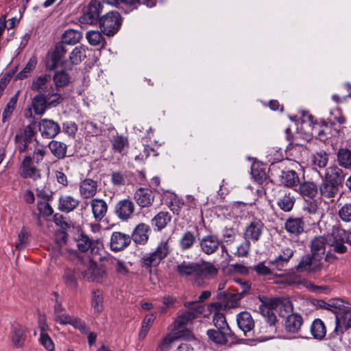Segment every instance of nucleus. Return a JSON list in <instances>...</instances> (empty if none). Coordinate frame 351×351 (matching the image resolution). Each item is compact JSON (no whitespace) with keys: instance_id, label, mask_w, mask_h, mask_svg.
Listing matches in <instances>:
<instances>
[{"instance_id":"33","label":"nucleus","mask_w":351,"mask_h":351,"mask_svg":"<svg viewBox=\"0 0 351 351\" xmlns=\"http://www.w3.org/2000/svg\"><path fill=\"white\" fill-rule=\"evenodd\" d=\"M285 228L290 234L298 236L304 232V223L300 218H289L285 223Z\"/></svg>"},{"instance_id":"15","label":"nucleus","mask_w":351,"mask_h":351,"mask_svg":"<svg viewBox=\"0 0 351 351\" xmlns=\"http://www.w3.org/2000/svg\"><path fill=\"white\" fill-rule=\"evenodd\" d=\"M209 309L211 312L214 313L213 322L215 327L219 330H223L232 332L225 317V315L220 313V310L222 308V304L220 302L210 303L208 306Z\"/></svg>"},{"instance_id":"60","label":"nucleus","mask_w":351,"mask_h":351,"mask_svg":"<svg viewBox=\"0 0 351 351\" xmlns=\"http://www.w3.org/2000/svg\"><path fill=\"white\" fill-rule=\"evenodd\" d=\"M39 341L47 351H54V343L47 333H40Z\"/></svg>"},{"instance_id":"6","label":"nucleus","mask_w":351,"mask_h":351,"mask_svg":"<svg viewBox=\"0 0 351 351\" xmlns=\"http://www.w3.org/2000/svg\"><path fill=\"white\" fill-rule=\"evenodd\" d=\"M102 4L99 1L91 0L81 16V21L88 24H95L100 19Z\"/></svg>"},{"instance_id":"47","label":"nucleus","mask_w":351,"mask_h":351,"mask_svg":"<svg viewBox=\"0 0 351 351\" xmlns=\"http://www.w3.org/2000/svg\"><path fill=\"white\" fill-rule=\"evenodd\" d=\"M86 37L90 45L93 46H104L105 44V38L102 34L96 30L88 31Z\"/></svg>"},{"instance_id":"16","label":"nucleus","mask_w":351,"mask_h":351,"mask_svg":"<svg viewBox=\"0 0 351 351\" xmlns=\"http://www.w3.org/2000/svg\"><path fill=\"white\" fill-rule=\"evenodd\" d=\"M264 228V223L260 219H253L245 228L244 232L245 239L252 241L253 242L258 241L263 234Z\"/></svg>"},{"instance_id":"25","label":"nucleus","mask_w":351,"mask_h":351,"mask_svg":"<svg viewBox=\"0 0 351 351\" xmlns=\"http://www.w3.org/2000/svg\"><path fill=\"white\" fill-rule=\"evenodd\" d=\"M48 97L44 93H38L32 101V106L35 114L42 116L49 108L47 101Z\"/></svg>"},{"instance_id":"14","label":"nucleus","mask_w":351,"mask_h":351,"mask_svg":"<svg viewBox=\"0 0 351 351\" xmlns=\"http://www.w3.org/2000/svg\"><path fill=\"white\" fill-rule=\"evenodd\" d=\"M30 88L38 93L46 94L53 89L51 77L49 74H44L35 77L32 82Z\"/></svg>"},{"instance_id":"10","label":"nucleus","mask_w":351,"mask_h":351,"mask_svg":"<svg viewBox=\"0 0 351 351\" xmlns=\"http://www.w3.org/2000/svg\"><path fill=\"white\" fill-rule=\"evenodd\" d=\"M332 241L331 246L334 252L339 254H344L347 252V247L345 243H348V231L343 229L337 228L332 233Z\"/></svg>"},{"instance_id":"51","label":"nucleus","mask_w":351,"mask_h":351,"mask_svg":"<svg viewBox=\"0 0 351 351\" xmlns=\"http://www.w3.org/2000/svg\"><path fill=\"white\" fill-rule=\"evenodd\" d=\"M312 162L319 168H324L328 162V155L324 151L316 152L313 156Z\"/></svg>"},{"instance_id":"63","label":"nucleus","mask_w":351,"mask_h":351,"mask_svg":"<svg viewBox=\"0 0 351 351\" xmlns=\"http://www.w3.org/2000/svg\"><path fill=\"white\" fill-rule=\"evenodd\" d=\"M252 269L259 276H269L272 274V270L269 267L266 266L263 262L254 265Z\"/></svg>"},{"instance_id":"22","label":"nucleus","mask_w":351,"mask_h":351,"mask_svg":"<svg viewBox=\"0 0 351 351\" xmlns=\"http://www.w3.org/2000/svg\"><path fill=\"white\" fill-rule=\"evenodd\" d=\"M134 199L137 204L142 208L152 206L154 196L151 190L140 188L134 193Z\"/></svg>"},{"instance_id":"31","label":"nucleus","mask_w":351,"mask_h":351,"mask_svg":"<svg viewBox=\"0 0 351 351\" xmlns=\"http://www.w3.org/2000/svg\"><path fill=\"white\" fill-rule=\"evenodd\" d=\"M339 186L340 185L335 183L322 181L319 189L323 197L330 199L336 197L339 194Z\"/></svg>"},{"instance_id":"56","label":"nucleus","mask_w":351,"mask_h":351,"mask_svg":"<svg viewBox=\"0 0 351 351\" xmlns=\"http://www.w3.org/2000/svg\"><path fill=\"white\" fill-rule=\"evenodd\" d=\"M160 262V259L156 256L154 252L150 253L142 258V264L144 267H149L152 266H156Z\"/></svg>"},{"instance_id":"17","label":"nucleus","mask_w":351,"mask_h":351,"mask_svg":"<svg viewBox=\"0 0 351 351\" xmlns=\"http://www.w3.org/2000/svg\"><path fill=\"white\" fill-rule=\"evenodd\" d=\"M79 269L84 278L88 281L97 280L99 278V269L91 258H87V261L82 264Z\"/></svg>"},{"instance_id":"3","label":"nucleus","mask_w":351,"mask_h":351,"mask_svg":"<svg viewBox=\"0 0 351 351\" xmlns=\"http://www.w3.org/2000/svg\"><path fill=\"white\" fill-rule=\"evenodd\" d=\"M99 22L102 32L108 36H112L119 30L122 19L118 12L111 11L101 16Z\"/></svg>"},{"instance_id":"49","label":"nucleus","mask_w":351,"mask_h":351,"mask_svg":"<svg viewBox=\"0 0 351 351\" xmlns=\"http://www.w3.org/2000/svg\"><path fill=\"white\" fill-rule=\"evenodd\" d=\"M86 57V48L83 45L75 47L69 56L72 64H78Z\"/></svg>"},{"instance_id":"41","label":"nucleus","mask_w":351,"mask_h":351,"mask_svg":"<svg viewBox=\"0 0 351 351\" xmlns=\"http://www.w3.org/2000/svg\"><path fill=\"white\" fill-rule=\"evenodd\" d=\"M311 332L315 339H322L326 334V328L324 322L320 319H315L311 327Z\"/></svg>"},{"instance_id":"61","label":"nucleus","mask_w":351,"mask_h":351,"mask_svg":"<svg viewBox=\"0 0 351 351\" xmlns=\"http://www.w3.org/2000/svg\"><path fill=\"white\" fill-rule=\"evenodd\" d=\"M71 325L74 328L79 330L82 334L88 333L89 328L86 324L77 317H73Z\"/></svg>"},{"instance_id":"11","label":"nucleus","mask_w":351,"mask_h":351,"mask_svg":"<svg viewBox=\"0 0 351 351\" xmlns=\"http://www.w3.org/2000/svg\"><path fill=\"white\" fill-rule=\"evenodd\" d=\"M318 173L322 178V181L335 183L339 185L341 184L345 178L343 171L337 165H331L327 167L323 175L320 172Z\"/></svg>"},{"instance_id":"36","label":"nucleus","mask_w":351,"mask_h":351,"mask_svg":"<svg viewBox=\"0 0 351 351\" xmlns=\"http://www.w3.org/2000/svg\"><path fill=\"white\" fill-rule=\"evenodd\" d=\"M299 191L302 196L313 199L317 194L318 186L313 182L306 181L300 184Z\"/></svg>"},{"instance_id":"26","label":"nucleus","mask_w":351,"mask_h":351,"mask_svg":"<svg viewBox=\"0 0 351 351\" xmlns=\"http://www.w3.org/2000/svg\"><path fill=\"white\" fill-rule=\"evenodd\" d=\"M237 322L239 328L245 334L250 332L254 328V321L251 314L247 311L241 312L237 315Z\"/></svg>"},{"instance_id":"52","label":"nucleus","mask_w":351,"mask_h":351,"mask_svg":"<svg viewBox=\"0 0 351 351\" xmlns=\"http://www.w3.org/2000/svg\"><path fill=\"white\" fill-rule=\"evenodd\" d=\"M338 215L343 221H351V202L346 203L339 208Z\"/></svg>"},{"instance_id":"27","label":"nucleus","mask_w":351,"mask_h":351,"mask_svg":"<svg viewBox=\"0 0 351 351\" xmlns=\"http://www.w3.org/2000/svg\"><path fill=\"white\" fill-rule=\"evenodd\" d=\"M328 243L327 239L324 236L315 237L311 243V250L313 254L320 259L326 251V246Z\"/></svg>"},{"instance_id":"34","label":"nucleus","mask_w":351,"mask_h":351,"mask_svg":"<svg viewBox=\"0 0 351 351\" xmlns=\"http://www.w3.org/2000/svg\"><path fill=\"white\" fill-rule=\"evenodd\" d=\"M251 173L254 180L259 184H268V178L267 176L265 169L263 165L259 163H254L251 167Z\"/></svg>"},{"instance_id":"43","label":"nucleus","mask_w":351,"mask_h":351,"mask_svg":"<svg viewBox=\"0 0 351 351\" xmlns=\"http://www.w3.org/2000/svg\"><path fill=\"white\" fill-rule=\"evenodd\" d=\"M82 37V33L75 29H69L64 32L62 36V43L67 45H75L80 42Z\"/></svg>"},{"instance_id":"19","label":"nucleus","mask_w":351,"mask_h":351,"mask_svg":"<svg viewBox=\"0 0 351 351\" xmlns=\"http://www.w3.org/2000/svg\"><path fill=\"white\" fill-rule=\"evenodd\" d=\"M98 189V183L91 178H86L80 182L79 184V193L80 196L84 199L93 197Z\"/></svg>"},{"instance_id":"2","label":"nucleus","mask_w":351,"mask_h":351,"mask_svg":"<svg viewBox=\"0 0 351 351\" xmlns=\"http://www.w3.org/2000/svg\"><path fill=\"white\" fill-rule=\"evenodd\" d=\"M184 306L187 309L180 310L174 322L173 330L178 337L184 336L185 332L189 336L188 326L194 319L199 317L205 309L204 306L197 302H186L184 304Z\"/></svg>"},{"instance_id":"12","label":"nucleus","mask_w":351,"mask_h":351,"mask_svg":"<svg viewBox=\"0 0 351 351\" xmlns=\"http://www.w3.org/2000/svg\"><path fill=\"white\" fill-rule=\"evenodd\" d=\"M38 126L39 132L43 138H54L60 131L59 124L52 119H43L40 121Z\"/></svg>"},{"instance_id":"39","label":"nucleus","mask_w":351,"mask_h":351,"mask_svg":"<svg viewBox=\"0 0 351 351\" xmlns=\"http://www.w3.org/2000/svg\"><path fill=\"white\" fill-rule=\"evenodd\" d=\"M171 219V216L169 213L161 211L152 219V223L157 228L158 230H161L167 226Z\"/></svg>"},{"instance_id":"55","label":"nucleus","mask_w":351,"mask_h":351,"mask_svg":"<svg viewBox=\"0 0 351 351\" xmlns=\"http://www.w3.org/2000/svg\"><path fill=\"white\" fill-rule=\"evenodd\" d=\"M110 263L119 274L126 275L128 273L129 269L123 261L112 258Z\"/></svg>"},{"instance_id":"62","label":"nucleus","mask_w":351,"mask_h":351,"mask_svg":"<svg viewBox=\"0 0 351 351\" xmlns=\"http://www.w3.org/2000/svg\"><path fill=\"white\" fill-rule=\"evenodd\" d=\"M250 250V241L245 239V241L237 246V252L235 254L239 257H246L247 256Z\"/></svg>"},{"instance_id":"21","label":"nucleus","mask_w":351,"mask_h":351,"mask_svg":"<svg viewBox=\"0 0 351 351\" xmlns=\"http://www.w3.org/2000/svg\"><path fill=\"white\" fill-rule=\"evenodd\" d=\"M303 324V318L298 313H291L285 320V329L287 332L297 334Z\"/></svg>"},{"instance_id":"64","label":"nucleus","mask_w":351,"mask_h":351,"mask_svg":"<svg viewBox=\"0 0 351 351\" xmlns=\"http://www.w3.org/2000/svg\"><path fill=\"white\" fill-rule=\"evenodd\" d=\"M102 300L103 298L99 294V291H94L92 300V306L95 311L99 313L102 310Z\"/></svg>"},{"instance_id":"46","label":"nucleus","mask_w":351,"mask_h":351,"mask_svg":"<svg viewBox=\"0 0 351 351\" xmlns=\"http://www.w3.org/2000/svg\"><path fill=\"white\" fill-rule=\"evenodd\" d=\"M37 62V58L35 56L31 57L23 70L17 73L16 78L19 80H23L29 77L36 68Z\"/></svg>"},{"instance_id":"32","label":"nucleus","mask_w":351,"mask_h":351,"mask_svg":"<svg viewBox=\"0 0 351 351\" xmlns=\"http://www.w3.org/2000/svg\"><path fill=\"white\" fill-rule=\"evenodd\" d=\"M27 329L20 324L14 325L13 327L12 341L14 347L21 348L23 346L26 339Z\"/></svg>"},{"instance_id":"8","label":"nucleus","mask_w":351,"mask_h":351,"mask_svg":"<svg viewBox=\"0 0 351 351\" xmlns=\"http://www.w3.org/2000/svg\"><path fill=\"white\" fill-rule=\"evenodd\" d=\"M76 245L80 252H85L90 250L93 255L99 254V250L102 249V243L101 242L98 240L93 241L84 234H80L77 239H76Z\"/></svg>"},{"instance_id":"58","label":"nucleus","mask_w":351,"mask_h":351,"mask_svg":"<svg viewBox=\"0 0 351 351\" xmlns=\"http://www.w3.org/2000/svg\"><path fill=\"white\" fill-rule=\"evenodd\" d=\"M16 104V98L12 97L10 101L8 102L2 114V121L3 122L6 121L12 115L14 109L15 108Z\"/></svg>"},{"instance_id":"7","label":"nucleus","mask_w":351,"mask_h":351,"mask_svg":"<svg viewBox=\"0 0 351 351\" xmlns=\"http://www.w3.org/2000/svg\"><path fill=\"white\" fill-rule=\"evenodd\" d=\"M295 252L294 247H283L275 258L269 261V265L278 271H282L287 266Z\"/></svg>"},{"instance_id":"9","label":"nucleus","mask_w":351,"mask_h":351,"mask_svg":"<svg viewBox=\"0 0 351 351\" xmlns=\"http://www.w3.org/2000/svg\"><path fill=\"white\" fill-rule=\"evenodd\" d=\"M135 210L134 202L130 199H123L119 201L114 207V213L121 221L130 219Z\"/></svg>"},{"instance_id":"54","label":"nucleus","mask_w":351,"mask_h":351,"mask_svg":"<svg viewBox=\"0 0 351 351\" xmlns=\"http://www.w3.org/2000/svg\"><path fill=\"white\" fill-rule=\"evenodd\" d=\"M64 281L67 286L75 288L77 286V279L75 271L71 269H66L64 274Z\"/></svg>"},{"instance_id":"23","label":"nucleus","mask_w":351,"mask_h":351,"mask_svg":"<svg viewBox=\"0 0 351 351\" xmlns=\"http://www.w3.org/2000/svg\"><path fill=\"white\" fill-rule=\"evenodd\" d=\"M66 52L63 43H58L47 61V66L49 70L55 69L61 62L62 58Z\"/></svg>"},{"instance_id":"18","label":"nucleus","mask_w":351,"mask_h":351,"mask_svg":"<svg viewBox=\"0 0 351 351\" xmlns=\"http://www.w3.org/2000/svg\"><path fill=\"white\" fill-rule=\"evenodd\" d=\"M131 242V237L121 232H114L110 237V248L119 252L128 247Z\"/></svg>"},{"instance_id":"44","label":"nucleus","mask_w":351,"mask_h":351,"mask_svg":"<svg viewBox=\"0 0 351 351\" xmlns=\"http://www.w3.org/2000/svg\"><path fill=\"white\" fill-rule=\"evenodd\" d=\"M53 80L57 90L66 86L70 83V76L65 71H57L54 73Z\"/></svg>"},{"instance_id":"20","label":"nucleus","mask_w":351,"mask_h":351,"mask_svg":"<svg viewBox=\"0 0 351 351\" xmlns=\"http://www.w3.org/2000/svg\"><path fill=\"white\" fill-rule=\"evenodd\" d=\"M219 243L218 237L213 234L203 237L199 241L202 251L207 255L213 254L217 252L219 249Z\"/></svg>"},{"instance_id":"42","label":"nucleus","mask_w":351,"mask_h":351,"mask_svg":"<svg viewBox=\"0 0 351 351\" xmlns=\"http://www.w3.org/2000/svg\"><path fill=\"white\" fill-rule=\"evenodd\" d=\"M271 306H273L272 304H262L259 306L261 315L265 318L266 322L270 326L274 325L277 321L276 316Z\"/></svg>"},{"instance_id":"28","label":"nucleus","mask_w":351,"mask_h":351,"mask_svg":"<svg viewBox=\"0 0 351 351\" xmlns=\"http://www.w3.org/2000/svg\"><path fill=\"white\" fill-rule=\"evenodd\" d=\"M80 201L71 195H61L59 197L58 209L64 213L75 210L79 205Z\"/></svg>"},{"instance_id":"48","label":"nucleus","mask_w":351,"mask_h":351,"mask_svg":"<svg viewBox=\"0 0 351 351\" xmlns=\"http://www.w3.org/2000/svg\"><path fill=\"white\" fill-rule=\"evenodd\" d=\"M113 149L121 154L125 153L129 146L128 140L126 137L121 135H117L112 139Z\"/></svg>"},{"instance_id":"35","label":"nucleus","mask_w":351,"mask_h":351,"mask_svg":"<svg viewBox=\"0 0 351 351\" xmlns=\"http://www.w3.org/2000/svg\"><path fill=\"white\" fill-rule=\"evenodd\" d=\"M207 335L209 339L219 344H226L228 342V337H232L234 335L232 332H228V331L219 329L208 330Z\"/></svg>"},{"instance_id":"45","label":"nucleus","mask_w":351,"mask_h":351,"mask_svg":"<svg viewBox=\"0 0 351 351\" xmlns=\"http://www.w3.org/2000/svg\"><path fill=\"white\" fill-rule=\"evenodd\" d=\"M337 161L341 167L351 169V151L341 148L337 152Z\"/></svg>"},{"instance_id":"1","label":"nucleus","mask_w":351,"mask_h":351,"mask_svg":"<svg viewBox=\"0 0 351 351\" xmlns=\"http://www.w3.org/2000/svg\"><path fill=\"white\" fill-rule=\"evenodd\" d=\"M176 271L184 278H190L194 284L203 287L206 280L216 277L219 269L210 262L184 261L177 265Z\"/></svg>"},{"instance_id":"40","label":"nucleus","mask_w":351,"mask_h":351,"mask_svg":"<svg viewBox=\"0 0 351 351\" xmlns=\"http://www.w3.org/2000/svg\"><path fill=\"white\" fill-rule=\"evenodd\" d=\"M280 181L286 186L293 187L299 183V178L293 170L282 171L280 176Z\"/></svg>"},{"instance_id":"50","label":"nucleus","mask_w":351,"mask_h":351,"mask_svg":"<svg viewBox=\"0 0 351 351\" xmlns=\"http://www.w3.org/2000/svg\"><path fill=\"white\" fill-rule=\"evenodd\" d=\"M294 202L295 200L293 197L289 194H284L278 199L277 204L281 210L289 212L293 208Z\"/></svg>"},{"instance_id":"5","label":"nucleus","mask_w":351,"mask_h":351,"mask_svg":"<svg viewBox=\"0 0 351 351\" xmlns=\"http://www.w3.org/2000/svg\"><path fill=\"white\" fill-rule=\"evenodd\" d=\"M322 259L313 254H306L302 257L295 269L298 272L315 273L323 267Z\"/></svg>"},{"instance_id":"30","label":"nucleus","mask_w":351,"mask_h":351,"mask_svg":"<svg viewBox=\"0 0 351 351\" xmlns=\"http://www.w3.org/2000/svg\"><path fill=\"white\" fill-rule=\"evenodd\" d=\"M149 227L145 223H139L134 228L132 238L133 241L138 244H144L148 239V232Z\"/></svg>"},{"instance_id":"37","label":"nucleus","mask_w":351,"mask_h":351,"mask_svg":"<svg viewBox=\"0 0 351 351\" xmlns=\"http://www.w3.org/2000/svg\"><path fill=\"white\" fill-rule=\"evenodd\" d=\"M49 148L52 154L58 159L64 158L66 156L67 145L62 142L51 141L49 143Z\"/></svg>"},{"instance_id":"57","label":"nucleus","mask_w":351,"mask_h":351,"mask_svg":"<svg viewBox=\"0 0 351 351\" xmlns=\"http://www.w3.org/2000/svg\"><path fill=\"white\" fill-rule=\"evenodd\" d=\"M19 241L16 245L18 250L24 249L28 243L29 234L25 228H23L18 235Z\"/></svg>"},{"instance_id":"24","label":"nucleus","mask_w":351,"mask_h":351,"mask_svg":"<svg viewBox=\"0 0 351 351\" xmlns=\"http://www.w3.org/2000/svg\"><path fill=\"white\" fill-rule=\"evenodd\" d=\"M90 206L95 221H101L108 210L106 202L102 199L95 198L90 201Z\"/></svg>"},{"instance_id":"13","label":"nucleus","mask_w":351,"mask_h":351,"mask_svg":"<svg viewBox=\"0 0 351 351\" xmlns=\"http://www.w3.org/2000/svg\"><path fill=\"white\" fill-rule=\"evenodd\" d=\"M21 176L23 178H31L34 180H38L41 178L40 170L34 165L30 156H25L23 160Z\"/></svg>"},{"instance_id":"53","label":"nucleus","mask_w":351,"mask_h":351,"mask_svg":"<svg viewBox=\"0 0 351 351\" xmlns=\"http://www.w3.org/2000/svg\"><path fill=\"white\" fill-rule=\"evenodd\" d=\"M46 95L48 97L47 101L49 108L56 107L63 101L62 95L58 93H53L50 90Z\"/></svg>"},{"instance_id":"59","label":"nucleus","mask_w":351,"mask_h":351,"mask_svg":"<svg viewBox=\"0 0 351 351\" xmlns=\"http://www.w3.org/2000/svg\"><path fill=\"white\" fill-rule=\"evenodd\" d=\"M155 254L161 260L167 257L169 253V247L167 241H162L156 250L154 251Z\"/></svg>"},{"instance_id":"4","label":"nucleus","mask_w":351,"mask_h":351,"mask_svg":"<svg viewBox=\"0 0 351 351\" xmlns=\"http://www.w3.org/2000/svg\"><path fill=\"white\" fill-rule=\"evenodd\" d=\"M348 304L347 302L339 298L330 300L329 311L335 314V328L334 332L336 335H341L343 333V327L341 324V318L349 307Z\"/></svg>"},{"instance_id":"38","label":"nucleus","mask_w":351,"mask_h":351,"mask_svg":"<svg viewBox=\"0 0 351 351\" xmlns=\"http://www.w3.org/2000/svg\"><path fill=\"white\" fill-rule=\"evenodd\" d=\"M196 243V237L191 231H186L180 237L179 247L181 250L186 251L193 247Z\"/></svg>"},{"instance_id":"29","label":"nucleus","mask_w":351,"mask_h":351,"mask_svg":"<svg viewBox=\"0 0 351 351\" xmlns=\"http://www.w3.org/2000/svg\"><path fill=\"white\" fill-rule=\"evenodd\" d=\"M330 128L325 121H322L320 123H315L313 124L311 129V134L320 140L325 141L330 137Z\"/></svg>"}]
</instances>
